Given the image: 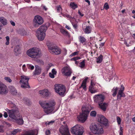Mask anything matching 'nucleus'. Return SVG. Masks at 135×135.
<instances>
[{"label":"nucleus","instance_id":"nucleus-1","mask_svg":"<svg viewBox=\"0 0 135 135\" xmlns=\"http://www.w3.org/2000/svg\"><path fill=\"white\" fill-rule=\"evenodd\" d=\"M40 105L44 108V112L47 114L51 113L55 108L54 106L55 104L53 100H50L48 101H40Z\"/></svg>","mask_w":135,"mask_h":135},{"label":"nucleus","instance_id":"nucleus-2","mask_svg":"<svg viewBox=\"0 0 135 135\" xmlns=\"http://www.w3.org/2000/svg\"><path fill=\"white\" fill-rule=\"evenodd\" d=\"M27 54L30 57L34 59L38 58L41 55V50L36 47L29 49L27 51Z\"/></svg>","mask_w":135,"mask_h":135},{"label":"nucleus","instance_id":"nucleus-3","mask_svg":"<svg viewBox=\"0 0 135 135\" xmlns=\"http://www.w3.org/2000/svg\"><path fill=\"white\" fill-rule=\"evenodd\" d=\"M47 28L46 24L41 26L37 30L36 35L39 40L42 41L44 39L46 35L45 32Z\"/></svg>","mask_w":135,"mask_h":135},{"label":"nucleus","instance_id":"nucleus-4","mask_svg":"<svg viewBox=\"0 0 135 135\" xmlns=\"http://www.w3.org/2000/svg\"><path fill=\"white\" fill-rule=\"evenodd\" d=\"M90 128L91 132L94 134H103L104 132L102 127L95 123H91Z\"/></svg>","mask_w":135,"mask_h":135},{"label":"nucleus","instance_id":"nucleus-5","mask_svg":"<svg viewBox=\"0 0 135 135\" xmlns=\"http://www.w3.org/2000/svg\"><path fill=\"white\" fill-rule=\"evenodd\" d=\"M6 110L8 113L9 117L12 119L14 120L20 117V114L18 108L12 109L11 110L7 108Z\"/></svg>","mask_w":135,"mask_h":135},{"label":"nucleus","instance_id":"nucleus-6","mask_svg":"<svg viewBox=\"0 0 135 135\" xmlns=\"http://www.w3.org/2000/svg\"><path fill=\"white\" fill-rule=\"evenodd\" d=\"M71 133L76 135H82L84 132V128L81 125L77 124L71 128Z\"/></svg>","mask_w":135,"mask_h":135},{"label":"nucleus","instance_id":"nucleus-7","mask_svg":"<svg viewBox=\"0 0 135 135\" xmlns=\"http://www.w3.org/2000/svg\"><path fill=\"white\" fill-rule=\"evenodd\" d=\"M55 90L56 93L62 97L64 95L66 90L65 87L61 84L55 85Z\"/></svg>","mask_w":135,"mask_h":135},{"label":"nucleus","instance_id":"nucleus-8","mask_svg":"<svg viewBox=\"0 0 135 135\" xmlns=\"http://www.w3.org/2000/svg\"><path fill=\"white\" fill-rule=\"evenodd\" d=\"M21 77V80L20 81V83L21 84V87L23 88H30L28 83L29 78L24 75H22Z\"/></svg>","mask_w":135,"mask_h":135},{"label":"nucleus","instance_id":"nucleus-9","mask_svg":"<svg viewBox=\"0 0 135 135\" xmlns=\"http://www.w3.org/2000/svg\"><path fill=\"white\" fill-rule=\"evenodd\" d=\"M33 26L34 27H37L43 23V19L42 17L39 16H36L33 20Z\"/></svg>","mask_w":135,"mask_h":135},{"label":"nucleus","instance_id":"nucleus-10","mask_svg":"<svg viewBox=\"0 0 135 135\" xmlns=\"http://www.w3.org/2000/svg\"><path fill=\"white\" fill-rule=\"evenodd\" d=\"M50 52L52 54L58 55L61 53V50L57 46H51L48 47Z\"/></svg>","mask_w":135,"mask_h":135},{"label":"nucleus","instance_id":"nucleus-11","mask_svg":"<svg viewBox=\"0 0 135 135\" xmlns=\"http://www.w3.org/2000/svg\"><path fill=\"white\" fill-rule=\"evenodd\" d=\"M94 101L98 104L103 102L105 97L102 94H98L95 95L93 97Z\"/></svg>","mask_w":135,"mask_h":135},{"label":"nucleus","instance_id":"nucleus-12","mask_svg":"<svg viewBox=\"0 0 135 135\" xmlns=\"http://www.w3.org/2000/svg\"><path fill=\"white\" fill-rule=\"evenodd\" d=\"M8 92V89L6 85L0 81V94H6Z\"/></svg>","mask_w":135,"mask_h":135},{"label":"nucleus","instance_id":"nucleus-13","mask_svg":"<svg viewBox=\"0 0 135 135\" xmlns=\"http://www.w3.org/2000/svg\"><path fill=\"white\" fill-rule=\"evenodd\" d=\"M61 72L64 75L67 76H70L71 74L70 68L67 66L64 67L62 69Z\"/></svg>","mask_w":135,"mask_h":135},{"label":"nucleus","instance_id":"nucleus-14","mask_svg":"<svg viewBox=\"0 0 135 135\" xmlns=\"http://www.w3.org/2000/svg\"><path fill=\"white\" fill-rule=\"evenodd\" d=\"M59 131L63 135H70L67 127L62 126L59 129Z\"/></svg>","mask_w":135,"mask_h":135},{"label":"nucleus","instance_id":"nucleus-15","mask_svg":"<svg viewBox=\"0 0 135 135\" xmlns=\"http://www.w3.org/2000/svg\"><path fill=\"white\" fill-rule=\"evenodd\" d=\"M98 121L100 123L103 124V125H107L108 120L103 115H99L98 119Z\"/></svg>","mask_w":135,"mask_h":135},{"label":"nucleus","instance_id":"nucleus-16","mask_svg":"<svg viewBox=\"0 0 135 135\" xmlns=\"http://www.w3.org/2000/svg\"><path fill=\"white\" fill-rule=\"evenodd\" d=\"M39 93L41 96L43 97H46L50 95V93L49 91L47 89H44L43 90H40Z\"/></svg>","mask_w":135,"mask_h":135},{"label":"nucleus","instance_id":"nucleus-17","mask_svg":"<svg viewBox=\"0 0 135 135\" xmlns=\"http://www.w3.org/2000/svg\"><path fill=\"white\" fill-rule=\"evenodd\" d=\"M88 116V115L82 113L79 115L78 116L77 118L79 121L84 123L87 119Z\"/></svg>","mask_w":135,"mask_h":135},{"label":"nucleus","instance_id":"nucleus-18","mask_svg":"<svg viewBox=\"0 0 135 135\" xmlns=\"http://www.w3.org/2000/svg\"><path fill=\"white\" fill-rule=\"evenodd\" d=\"M91 109V107L89 105L83 106L82 108V113L88 115Z\"/></svg>","mask_w":135,"mask_h":135},{"label":"nucleus","instance_id":"nucleus-19","mask_svg":"<svg viewBox=\"0 0 135 135\" xmlns=\"http://www.w3.org/2000/svg\"><path fill=\"white\" fill-rule=\"evenodd\" d=\"M121 89L119 90L118 94L117 95V99H120L121 97H124L125 95L123 93V91L124 89V87L123 85L121 86Z\"/></svg>","mask_w":135,"mask_h":135},{"label":"nucleus","instance_id":"nucleus-20","mask_svg":"<svg viewBox=\"0 0 135 135\" xmlns=\"http://www.w3.org/2000/svg\"><path fill=\"white\" fill-rule=\"evenodd\" d=\"M41 71V68L38 66H35V71L33 73V75H37L40 74Z\"/></svg>","mask_w":135,"mask_h":135},{"label":"nucleus","instance_id":"nucleus-21","mask_svg":"<svg viewBox=\"0 0 135 135\" xmlns=\"http://www.w3.org/2000/svg\"><path fill=\"white\" fill-rule=\"evenodd\" d=\"M20 47L19 45L15 46L14 50L15 54L16 56H18L21 53Z\"/></svg>","mask_w":135,"mask_h":135},{"label":"nucleus","instance_id":"nucleus-22","mask_svg":"<svg viewBox=\"0 0 135 135\" xmlns=\"http://www.w3.org/2000/svg\"><path fill=\"white\" fill-rule=\"evenodd\" d=\"M9 89L11 93L13 95L17 94V91L15 88L13 86H10L9 87Z\"/></svg>","mask_w":135,"mask_h":135},{"label":"nucleus","instance_id":"nucleus-23","mask_svg":"<svg viewBox=\"0 0 135 135\" xmlns=\"http://www.w3.org/2000/svg\"><path fill=\"white\" fill-rule=\"evenodd\" d=\"M20 118H16V119H15L14 120H15L16 122L19 125H22L23 124V121L22 118V116H20L19 117Z\"/></svg>","mask_w":135,"mask_h":135},{"label":"nucleus","instance_id":"nucleus-24","mask_svg":"<svg viewBox=\"0 0 135 135\" xmlns=\"http://www.w3.org/2000/svg\"><path fill=\"white\" fill-rule=\"evenodd\" d=\"M36 130H31L25 132L24 134V135H35Z\"/></svg>","mask_w":135,"mask_h":135},{"label":"nucleus","instance_id":"nucleus-25","mask_svg":"<svg viewBox=\"0 0 135 135\" xmlns=\"http://www.w3.org/2000/svg\"><path fill=\"white\" fill-rule=\"evenodd\" d=\"M100 108L103 111H105L106 109L107 104L106 103H101L98 104Z\"/></svg>","mask_w":135,"mask_h":135},{"label":"nucleus","instance_id":"nucleus-26","mask_svg":"<svg viewBox=\"0 0 135 135\" xmlns=\"http://www.w3.org/2000/svg\"><path fill=\"white\" fill-rule=\"evenodd\" d=\"M0 21L1 23L4 25H6L7 24V20L3 17L0 18Z\"/></svg>","mask_w":135,"mask_h":135},{"label":"nucleus","instance_id":"nucleus-27","mask_svg":"<svg viewBox=\"0 0 135 135\" xmlns=\"http://www.w3.org/2000/svg\"><path fill=\"white\" fill-rule=\"evenodd\" d=\"M60 31L61 33L64 35L65 36H68V37L70 36V35L69 33L66 30H65L63 29H60Z\"/></svg>","mask_w":135,"mask_h":135},{"label":"nucleus","instance_id":"nucleus-28","mask_svg":"<svg viewBox=\"0 0 135 135\" xmlns=\"http://www.w3.org/2000/svg\"><path fill=\"white\" fill-rule=\"evenodd\" d=\"M19 130L18 129L14 130L13 131L10 132L9 133H7V135H15L18 132Z\"/></svg>","mask_w":135,"mask_h":135},{"label":"nucleus","instance_id":"nucleus-29","mask_svg":"<svg viewBox=\"0 0 135 135\" xmlns=\"http://www.w3.org/2000/svg\"><path fill=\"white\" fill-rule=\"evenodd\" d=\"M79 42L81 43H83L86 41V39L84 37L81 36H80L79 37Z\"/></svg>","mask_w":135,"mask_h":135},{"label":"nucleus","instance_id":"nucleus-30","mask_svg":"<svg viewBox=\"0 0 135 135\" xmlns=\"http://www.w3.org/2000/svg\"><path fill=\"white\" fill-rule=\"evenodd\" d=\"M103 56L100 55L97 59L96 62L98 63H100L103 60Z\"/></svg>","mask_w":135,"mask_h":135},{"label":"nucleus","instance_id":"nucleus-31","mask_svg":"<svg viewBox=\"0 0 135 135\" xmlns=\"http://www.w3.org/2000/svg\"><path fill=\"white\" fill-rule=\"evenodd\" d=\"M84 32L86 33H89L91 32V28L89 26H86Z\"/></svg>","mask_w":135,"mask_h":135},{"label":"nucleus","instance_id":"nucleus-32","mask_svg":"<svg viewBox=\"0 0 135 135\" xmlns=\"http://www.w3.org/2000/svg\"><path fill=\"white\" fill-rule=\"evenodd\" d=\"M70 6L74 9H75L78 7L77 5L75 4L74 2L71 3L70 4Z\"/></svg>","mask_w":135,"mask_h":135},{"label":"nucleus","instance_id":"nucleus-33","mask_svg":"<svg viewBox=\"0 0 135 135\" xmlns=\"http://www.w3.org/2000/svg\"><path fill=\"white\" fill-rule=\"evenodd\" d=\"M117 88L116 87V88H113L112 90V91L113 92V94H112L113 96V97H115L117 94Z\"/></svg>","mask_w":135,"mask_h":135},{"label":"nucleus","instance_id":"nucleus-34","mask_svg":"<svg viewBox=\"0 0 135 135\" xmlns=\"http://www.w3.org/2000/svg\"><path fill=\"white\" fill-rule=\"evenodd\" d=\"M97 114V112L95 111H92L90 113V115L92 117H95Z\"/></svg>","mask_w":135,"mask_h":135},{"label":"nucleus","instance_id":"nucleus-35","mask_svg":"<svg viewBox=\"0 0 135 135\" xmlns=\"http://www.w3.org/2000/svg\"><path fill=\"white\" fill-rule=\"evenodd\" d=\"M85 60H83L80 63V66L81 68H83L85 65Z\"/></svg>","mask_w":135,"mask_h":135},{"label":"nucleus","instance_id":"nucleus-36","mask_svg":"<svg viewBox=\"0 0 135 135\" xmlns=\"http://www.w3.org/2000/svg\"><path fill=\"white\" fill-rule=\"evenodd\" d=\"M10 107L13 109H16V108H18L17 107L15 104L13 103H10Z\"/></svg>","mask_w":135,"mask_h":135},{"label":"nucleus","instance_id":"nucleus-37","mask_svg":"<svg viewBox=\"0 0 135 135\" xmlns=\"http://www.w3.org/2000/svg\"><path fill=\"white\" fill-rule=\"evenodd\" d=\"M27 66L28 68L31 70H33L34 68V66L31 64H28Z\"/></svg>","mask_w":135,"mask_h":135},{"label":"nucleus","instance_id":"nucleus-38","mask_svg":"<svg viewBox=\"0 0 135 135\" xmlns=\"http://www.w3.org/2000/svg\"><path fill=\"white\" fill-rule=\"evenodd\" d=\"M57 10L58 12H60L61 11L62 8L60 6H56Z\"/></svg>","mask_w":135,"mask_h":135},{"label":"nucleus","instance_id":"nucleus-39","mask_svg":"<svg viewBox=\"0 0 135 135\" xmlns=\"http://www.w3.org/2000/svg\"><path fill=\"white\" fill-rule=\"evenodd\" d=\"M6 42L5 44L6 45H8L9 44V38L8 36H7L6 37Z\"/></svg>","mask_w":135,"mask_h":135},{"label":"nucleus","instance_id":"nucleus-40","mask_svg":"<svg viewBox=\"0 0 135 135\" xmlns=\"http://www.w3.org/2000/svg\"><path fill=\"white\" fill-rule=\"evenodd\" d=\"M37 62L38 64L41 65H43L44 62L42 60L40 59H37Z\"/></svg>","mask_w":135,"mask_h":135},{"label":"nucleus","instance_id":"nucleus-41","mask_svg":"<svg viewBox=\"0 0 135 135\" xmlns=\"http://www.w3.org/2000/svg\"><path fill=\"white\" fill-rule=\"evenodd\" d=\"M117 123L118 124H120L121 123V120L120 117H117Z\"/></svg>","mask_w":135,"mask_h":135},{"label":"nucleus","instance_id":"nucleus-42","mask_svg":"<svg viewBox=\"0 0 135 135\" xmlns=\"http://www.w3.org/2000/svg\"><path fill=\"white\" fill-rule=\"evenodd\" d=\"M104 8L106 10H107L109 8L108 4L107 3H106L104 4Z\"/></svg>","mask_w":135,"mask_h":135},{"label":"nucleus","instance_id":"nucleus-43","mask_svg":"<svg viewBox=\"0 0 135 135\" xmlns=\"http://www.w3.org/2000/svg\"><path fill=\"white\" fill-rule=\"evenodd\" d=\"M81 87H82L84 90H86V84L82 83L81 84Z\"/></svg>","mask_w":135,"mask_h":135},{"label":"nucleus","instance_id":"nucleus-44","mask_svg":"<svg viewBox=\"0 0 135 135\" xmlns=\"http://www.w3.org/2000/svg\"><path fill=\"white\" fill-rule=\"evenodd\" d=\"M4 79L7 82L10 83L11 82L12 80L9 78V77H5L4 78Z\"/></svg>","mask_w":135,"mask_h":135},{"label":"nucleus","instance_id":"nucleus-45","mask_svg":"<svg viewBox=\"0 0 135 135\" xmlns=\"http://www.w3.org/2000/svg\"><path fill=\"white\" fill-rule=\"evenodd\" d=\"M79 54V51H77L73 53H72L70 55V56H75L76 55H77Z\"/></svg>","mask_w":135,"mask_h":135},{"label":"nucleus","instance_id":"nucleus-46","mask_svg":"<svg viewBox=\"0 0 135 135\" xmlns=\"http://www.w3.org/2000/svg\"><path fill=\"white\" fill-rule=\"evenodd\" d=\"M41 7V8L43 9L45 11H46L47 9V8L46 7V6L42 4Z\"/></svg>","mask_w":135,"mask_h":135},{"label":"nucleus","instance_id":"nucleus-47","mask_svg":"<svg viewBox=\"0 0 135 135\" xmlns=\"http://www.w3.org/2000/svg\"><path fill=\"white\" fill-rule=\"evenodd\" d=\"M80 59V57H74L73 58H72L71 59V60L72 61H76V60H78V59Z\"/></svg>","mask_w":135,"mask_h":135},{"label":"nucleus","instance_id":"nucleus-48","mask_svg":"<svg viewBox=\"0 0 135 135\" xmlns=\"http://www.w3.org/2000/svg\"><path fill=\"white\" fill-rule=\"evenodd\" d=\"M4 126L3 125H0V132L2 133L4 132L3 128Z\"/></svg>","mask_w":135,"mask_h":135},{"label":"nucleus","instance_id":"nucleus-49","mask_svg":"<svg viewBox=\"0 0 135 135\" xmlns=\"http://www.w3.org/2000/svg\"><path fill=\"white\" fill-rule=\"evenodd\" d=\"M93 89V85H92V81H91V85L89 86V89L90 91L91 90H92Z\"/></svg>","mask_w":135,"mask_h":135},{"label":"nucleus","instance_id":"nucleus-50","mask_svg":"<svg viewBox=\"0 0 135 135\" xmlns=\"http://www.w3.org/2000/svg\"><path fill=\"white\" fill-rule=\"evenodd\" d=\"M50 76L52 78H54L55 77L54 74L51 73H49Z\"/></svg>","mask_w":135,"mask_h":135},{"label":"nucleus","instance_id":"nucleus-51","mask_svg":"<svg viewBox=\"0 0 135 135\" xmlns=\"http://www.w3.org/2000/svg\"><path fill=\"white\" fill-rule=\"evenodd\" d=\"M90 92L91 93L93 94L97 92V91L96 90L94 89H93L92 90H91Z\"/></svg>","mask_w":135,"mask_h":135},{"label":"nucleus","instance_id":"nucleus-52","mask_svg":"<svg viewBox=\"0 0 135 135\" xmlns=\"http://www.w3.org/2000/svg\"><path fill=\"white\" fill-rule=\"evenodd\" d=\"M52 73L54 75H56L57 73L56 71L55 70V69H53L52 70Z\"/></svg>","mask_w":135,"mask_h":135},{"label":"nucleus","instance_id":"nucleus-53","mask_svg":"<svg viewBox=\"0 0 135 135\" xmlns=\"http://www.w3.org/2000/svg\"><path fill=\"white\" fill-rule=\"evenodd\" d=\"M54 121L52 120L50 122H47L46 123V125H47V124L49 125V124H52L53 123H54Z\"/></svg>","mask_w":135,"mask_h":135},{"label":"nucleus","instance_id":"nucleus-54","mask_svg":"<svg viewBox=\"0 0 135 135\" xmlns=\"http://www.w3.org/2000/svg\"><path fill=\"white\" fill-rule=\"evenodd\" d=\"M88 79V77H86L85 78L83 81L82 83L86 84V82Z\"/></svg>","mask_w":135,"mask_h":135},{"label":"nucleus","instance_id":"nucleus-55","mask_svg":"<svg viewBox=\"0 0 135 135\" xmlns=\"http://www.w3.org/2000/svg\"><path fill=\"white\" fill-rule=\"evenodd\" d=\"M3 116L5 118H7L8 116L7 113L5 112H4Z\"/></svg>","mask_w":135,"mask_h":135},{"label":"nucleus","instance_id":"nucleus-56","mask_svg":"<svg viewBox=\"0 0 135 135\" xmlns=\"http://www.w3.org/2000/svg\"><path fill=\"white\" fill-rule=\"evenodd\" d=\"M22 69L24 71H26V66L25 64L23 65L22 66Z\"/></svg>","mask_w":135,"mask_h":135},{"label":"nucleus","instance_id":"nucleus-57","mask_svg":"<svg viewBox=\"0 0 135 135\" xmlns=\"http://www.w3.org/2000/svg\"><path fill=\"white\" fill-rule=\"evenodd\" d=\"M64 16H65L67 18H72V19H73V18H74V17L72 18L69 15H67H67H64Z\"/></svg>","mask_w":135,"mask_h":135},{"label":"nucleus","instance_id":"nucleus-58","mask_svg":"<svg viewBox=\"0 0 135 135\" xmlns=\"http://www.w3.org/2000/svg\"><path fill=\"white\" fill-rule=\"evenodd\" d=\"M72 24L73 27L75 29H76L77 28L78 26L76 24H73L72 23Z\"/></svg>","mask_w":135,"mask_h":135},{"label":"nucleus","instance_id":"nucleus-59","mask_svg":"<svg viewBox=\"0 0 135 135\" xmlns=\"http://www.w3.org/2000/svg\"><path fill=\"white\" fill-rule=\"evenodd\" d=\"M120 132H119V135H120V133H121L122 135H123V129L121 126L120 128Z\"/></svg>","mask_w":135,"mask_h":135},{"label":"nucleus","instance_id":"nucleus-60","mask_svg":"<svg viewBox=\"0 0 135 135\" xmlns=\"http://www.w3.org/2000/svg\"><path fill=\"white\" fill-rule=\"evenodd\" d=\"M50 133V131L49 130H47L46 131V134L47 135H49Z\"/></svg>","mask_w":135,"mask_h":135},{"label":"nucleus","instance_id":"nucleus-61","mask_svg":"<svg viewBox=\"0 0 135 135\" xmlns=\"http://www.w3.org/2000/svg\"><path fill=\"white\" fill-rule=\"evenodd\" d=\"M10 23H11V24L13 26H14L15 25V23L14 22H13L11 21H10Z\"/></svg>","mask_w":135,"mask_h":135},{"label":"nucleus","instance_id":"nucleus-62","mask_svg":"<svg viewBox=\"0 0 135 135\" xmlns=\"http://www.w3.org/2000/svg\"><path fill=\"white\" fill-rule=\"evenodd\" d=\"M78 13L82 17L84 16V14H82L79 10L78 11Z\"/></svg>","mask_w":135,"mask_h":135},{"label":"nucleus","instance_id":"nucleus-63","mask_svg":"<svg viewBox=\"0 0 135 135\" xmlns=\"http://www.w3.org/2000/svg\"><path fill=\"white\" fill-rule=\"evenodd\" d=\"M85 1L86 2L88 3V5H90V2L89 0H85Z\"/></svg>","mask_w":135,"mask_h":135},{"label":"nucleus","instance_id":"nucleus-64","mask_svg":"<svg viewBox=\"0 0 135 135\" xmlns=\"http://www.w3.org/2000/svg\"><path fill=\"white\" fill-rule=\"evenodd\" d=\"M104 42L100 44V46L101 47L102 46H103L104 45Z\"/></svg>","mask_w":135,"mask_h":135}]
</instances>
